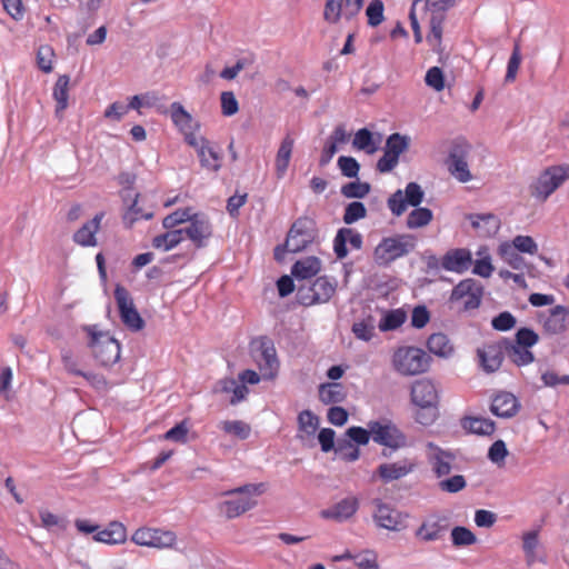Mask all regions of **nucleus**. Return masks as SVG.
Instances as JSON below:
<instances>
[{
  "label": "nucleus",
  "mask_w": 569,
  "mask_h": 569,
  "mask_svg": "<svg viewBox=\"0 0 569 569\" xmlns=\"http://www.w3.org/2000/svg\"><path fill=\"white\" fill-rule=\"evenodd\" d=\"M417 238L410 233L385 237L373 250V260L379 267H389L396 260L416 249Z\"/></svg>",
  "instance_id": "obj_1"
},
{
  "label": "nucleus",
  "mask_w": 569,
  "mask_h": 569,
  "mask_svg": "<svg viewBox=\"0 0 569 569\" xmlns=\"http://www.w3.org/2000/svg\"><path fill=\"white\" fill-rule=\"evenodd\" d=\"M264 492V483H247L238 488L226 491L224 496L239 495L234 499H229L220 503V509L224 511L228 519H233L248 510L252 509L257 501L253 496H260Z\"/></svg>",
  "instance_id": "obj_2"
},
{
  "label": "nucleus",
  "mask_w": 569,
  "mask_h": 569,
  "mask_svg": "<svg viewBox=\"0 0 569 569\" xmlns=\"http://www.w3.org/2000/svg\"><path fill=\"white\" fill-rule=\"evenodd\" d=\"M430 361V356L417 347H400L392 356L393 369L402 376H416L428 371Z\"/></svg>",
  "instance_id": "obj_3"
},
{
  "label": "nucleus",
  "mask_w": 569,
  "mask_h": 569,
  "mask_svg": "<svg viewBox=\"0 0 569 569\" xmlns=\"http://www.w3.org/2000/svg\"><path fill=\"white\" fill-rule=\"evenodd\" d=\"M567 179L569 164L548 167L530 186V194L537 200L546 201Z\"/></svg>",
  "instance_id": "obj_4"
},
{
  "label": "nucleus",
  "mask_w": 569,
  "mask_h": 569,
  "mask_svg": "<svg viewBox=\"0 0 569 569\" xmlns=\"http://www.w3.org/2000/svg\"><path fill=\"white\" fill-rule=\"evenodd\" d=\"M318 237L316 220L303 216L299 217L287 233V247L289 252L298 253L307 249Z\"/></svg>",
  "instance_id": "obj_5"
},
{
  "label": "nucleus",
  "mask_w": 569,
  "mask_h": 569,
  "mask_svg": "<svg viewBox=\"0 0 569 569\" xmlns=\"http://www.w3.org/2000/svg\"><path fill=\"white\" fill-rule=\"evenodd\" d=\"M367 427L371 428L372 440L380 446L392 450L407 446L406 435L389 419L371 420Z\"/></svg>",
  "instance_id": "obj_6"
},
{
  "label": "nucleus",
  "mask_w": 569,
  "mask_h": 569,
  "mask_svg": "<svg viewBox=\"0 0 569 569\" xmlns=\"http://www.w3.org/2000/svg\"><path fill=\"white\" fill-rule=\"evenodd\" d=\"M251 353L262 376L266 379L273 378L279 367L273 341L266 336L256 338L251 342Z\"/></svg>",
  "instance_id": "obj_7"
},
{
  "label": "nucleus",
  "mask_w": 569,
  "mask_h": 569,
  "mask_svg": "<svg viewBox=\"0 0 569 569\" xmlns=\"http://www.w3.org/2000/svg\"><path fill=\"white\" fill-rule=\"evenodd\" d=\"M89 346L100 366L109 367L120 359V343L104 332H91Z\"/></svg>",
  "instance_id": "obj_8"
},
{
  "label": "nucleus",
  "mask_w": 569,
  "mask_h": 569,
  "mask_svg": "<svg viewBox=\"0 0 569 569\" xmlns=\"http://www.w3.org/2000/svg\"><path fill=\"white\" fill-rule=\"evenodd\" d=\"M113 296L123 325L131 331L143 329L144 320L138 312L130 292L123 286L117 284Z\"/></svg>",
  "instance_id": "obj_9"
},
{
  "label": "nucleus",
  "mask_w": 569,
  "mask_h": 569,
  "mask_svg": "<svg viewBox=\"0 0 569 569\" xmlns=\"http://www.w3.org/2000/svg\"><path fill=\"white\" fill-rule=\"evenodd\" d=\"M469 151L470 144L463 139L453 140L449 150L448 170L460 182H468L472 179L467 163Z\"/></svg>",
  "instance_id": "obj_10"
},
{
  "label": "nucleus",
  "mask_w": 569,
  "mask_h": 569,
  "mask_svg": "<svg viewBox=\"0 0 569 569\" xmlns=\"http://www.w3.org/2000/svg\"><path fill=\"white\" fill-rule=\"evenodd\" d=\"M409 144L408 136L398 132L390 134L386 140L385 153L377 162V170L381 173L393 170L399 162V156L408 150Z\"/></svg>",
  "instance_id": "obj_11"
},
{
  "label": "nucleus",
  "mask_w": 569,
  "mask_h": 569,
  "mask_svg": "<svg viewBox=\"0 0 569 569\" xmlns=\"http://www.w3.org/2000/svg\"><path fill=\"white\" fill-rule=\"evenodd\" d=\"M183 134L184 141L197 150L202 168L212 171H218L221 168V157L208 139L202 136L197 137L193 130H188Z\"/></svg>",
  "instance_id": "obj_12"
},
{
  "label": "nucleus",
  "mask_w": 569,
  "mask_h": 569,
  "mask_svg": "<svg viewBox=\"0 0 569 569\" xmlns=\"http://www.w3.org/2000/svg\"><path fill=\"white\" fill-rule=\"evenodd\" d=\"M482 295V286L475 279L468 278L455 286L450 295V301L458 302L463 300L461 310H473L480 306Z\"/></svg>",
  "instance_id": "obj_13"
},
{
  "label": "nucleus",
  "mask_w": 569,
  "mask_h": 569,
  "mask_svg": "<svg viewBox=\"0 0 569 569\" xmlns=\"http://www.w3.org/2000/svg\"><path fill=\"white\" fill-rule=\"evenodd\" d=\"M455 0H427L426 7L430 11V31L427 41L432 46H440L442 39V23L446 19V11L451 8Z\"/></svg>",
  "instance_id": "obj_14"
},
{
  "label": "nucleus",
  "mask_w": 569,
  "mask_h": 569,
  "mask_svg": "<svg viewBox=\"0 0 569 569\" xmlns=\"http://www.w3.org/2000/svg\"><path fill=\"white\" fill-rule=\"evenodd\" d=\"M375 503L376 511L373 513V519L377 526L391 531H400L407 527L406 520L408 515H405L390 505L382 502L380 499H376Z\"/></svg>",
  "instance_id": "obj_15"
},
{
  "label": "nucleus",
  "mask_w": 569,
  "mask_h": 569,
  "mask_svg": "<svg viewBox=\"0 0 569 569\" xmlns=\"http://www.w3.org/2000/svg\"><path fill=\"white\" fill-rule=\"evenodd\" d=\"M189 226L186 228H181L183 231V238L187 237L190 239L194 246L200 249L206 246L208 239L212 237V224L208 217L203 213H193L191 220L189 221Z\"/></svg>",
  "instance_id": "obj_16"
},
{
  "label": "nucleus",
  "mask_w": 569,
  "mask_h": 569,
  "mask_svg": "<svg viewBox=\"0 0 569 569\" xmlns=\"http://www.w3.org/2000/svg\"><path fill=\"white\" fill-rule=\"evenodd\" d=\"M132 541L139 546L167 548L176 541V536L171 531H162L152 528H139L132 535Z\"/></svg>",
  "instance_id": "obj_17"
},
{
  "label": "nucleus",
  "mask_w": 569,
  "mask_h": 569,
  "mask_svg": "<svg viewBox=\"0 0 569 569\" xmlns=\"http://www.w3.org/2000/svg\"><path fill=\"white\" fill-rule=\"evenodd\" d=\"M411 402L419 408L438 407L439 396L435 383L429 379H419L411 385Z\"/></svg>",
  "instance_id": "obj_18"
},
{
  "label": "nucleus",
  "mask_w": 569,
  "mask_h": 569,
  "mask_svg": "<svg viewBox=\"0 0 569 569\" xmlns=\"http://www.w3.org/2000/svg\"><path fill=\"white\" fill-rule=\"evenodd\" d=\"M505 347L506 345H503L501 338L496 342L486 343L477 350L480 363L486 372H495L501 367L506 356Z\"/></svg>",
  "instance_id": "obj_19"
},
{
  "label": "nucleus",
  "mask_w": 569,
  "mask_h": 569,
  "mask_svg": "<svg viewBox=\"0 0 569 569\" xmlns=\"http://www.w3.org/2000/svg\"><path fill=\"white\" fill-rule=\"evenodd\" d=\"M472 263V256L468 249L457 248L446 252L441 259V267L447 271L463 273Z\"/></svg>",
  "instance_id": "obj_20"
},
{
  "label": "nucleus",
  "mask_w": 569,
  "mask_h": 569,
  "mask_svg": "<svg viewBox=\"0 0 569 569\" xmlns=\"http://www.w3.org/2000/svg\"><path fill=\"white\" fill-rule=\"evenodd\" d=\"M415 467V462L406 458L392 463H381L376 473L383 482L388 483L406 477L413 471Z\"/></svg>",
  "instance_id": "obj_21"
},
{
  "label": "nucleus",
  "mask_w": 569,
  "mask_h": 569,
  "mask_svg": "<svg viewBox=\"0 0 569 569\" xmlns=\"http://www.w3.org/2000/svg\"><path fill=\"white\" fill-rule=\"evenodd\" d=\"M358 508V499L356 497H347L335 503L332 507L321 510L320 516L323 519L342 522L351 518L357 512Z\"/></svg>",
  "instance_id": "obj_22"
},
{
  "label": "nucleus",
  "mask_w": 569,
  "mask_h": 569,
  "mask_svg": "<svg viewBox=\"0 0 569 569\" xmlns=\"http://www.w3.org/2000/svg\"><path fill=\"white\" fill-rule=\"evenodd\" d=\"M104 212H98L91 220L83 223L72 236V240L81 247H94L98 244L96 234L100 229Z\"/></svg>",
  "instance_id": "obj_23"
},
{
  "label": "nucleus",
  "mask_w": 569,
  "mask_h": 569,
  "mask_svg": "<svg viewBox=\"0 0 569 569\" xmlns=\"http://www.w3.org/2000/svg\"><path fill=\"white\" fill-rule=\"evenodd\" d=\"M347 242H349L352 249L359 250L363 242L362 236L351 228L339 229L333 240V251L338 259L347 257Z\"/></svg>",
  "instance_id": "obj_24"
},
{
  "label": "nucleus",
  "mask_w": 569,
  "mask_h": 569,
  "mask_svg": "<svg viewBox=\"0 0 569 569\" xmlns=\"http://www.w3.org/2000/svg\"><path fill=\"white\" fill-rule=\"evenodd\" d=\"M520 409L518 399L510 392L498 393L491 402L490 411L500 418H511Z\"/></svg>",
  "instance_id": "obj_25"
},
{
  "label": "nucleus",
  "mask_w": 569,
  "mask_h": 569,
  "mask_svg": "<svg viewBox=\"0 0 569 569\" xmlns=\"http://www.w3.org/2000/svg\"><path fill=\"white\" fill-rule=\"evenodd\" d=\"M455 460L456 456L452 452L438 447H435V452L429 456L431 470L439 479L451 472Z\"/></svg>",
  "instance_id": "obj_26"
},
{
  "label": "nucleus",
  "mask_w": 569,
  "mask_h": 569,
  "mask_svg": "<svg viewBox=\"0 0 569 569\" xmlns=\"http://www.w3.org/2000/svg\"><path fill=\"white\" fill-rule=\"evenodd\" d=\"M568 309L563 306H556L549 311V316L542 321L543 330L548 335H560L567 330Z\"/></svg>",
  "instance_id": "obj_27"
},
{
  "label": "nucleus",
  "mask_w": 569,
  "mask_h": 569,
  "mask_svg": "<svg viewBox=\"0 0 569 569\" xmlns=\"http://www.w3.org/2000/svg\"><path fill=\"white\" fill-rule=\"evenodd\" d=\"M460 423L466 432L478 436H491L496 430L495 421L483 417L465 416Z\"/></svg>",
  "instance_id": "obj_28"
},
{
  "label": "nucleus",
  "mask_w": 569,
  "mask_h": 569,
  "mask_svg": "<svg viewBox=\"0 0 569 569\" xmlns=\"http://www.w3.org/2000/svg\"><path fill=\"white\" fill-rule=\"evenodd\" d=\"M337 281L333 278L327 276L318 277L311 283V290H313V298L316 305L327 303L337 290Z\"/></svg>",
  "instance_id": "obj_29"
},
{
  "label": "nucleus",
  "mask_w": 569,
  "mask_h": 569,
  "mask_svg": "<svg viewBox=\"0 0 569 569\" xmlns=\"http://www.w3.org/2000/svg\"><path fill=\"white\" fill-rule=\"evenodd\" d=\"M502 342L506 345V356L516 366H527L535 361V355L528 348L520 347L508 338H502Z\"/></svg>",
  "instance_id": "obj_30"
},
{
  "label": "nucleus",
  "mask_w": 569,
  "mask_h": 569,
  "mask_svg": "<svg viewBox=\"0 0 569 569\" xmlns=\"http://www.w3.org/2000/svg\"><path fill=\"white\" fill-rule=\"evenodd\" d=\"M321 269L319 258L311 256L296 261L291 267V274L298 280L310 279Z\"/></svg>",
  "instance_id": "obj_31"
},
{
  "label": "nucleus",
  "mask_w": 569,
  "mask_h": 569,
  "mask_svg": "<svg viewBox=\"0 0 569 569\" xmlns=\"http://www.w3.org/2000/svg\"><path fill=\"white\" fill-rule=\"evenodd\" d=\"M93 539L109 545L122 543L127 539V530L121 522L112 521L106 529L97 530Z\"/></svg>",
  "instance_id": "obj_32"
},
{
  "label": "nucleus",
  "mask_w": 569,
  "mask_h": 569,
  "mask_svg": "<svg viewBox=\"0 0 569 569\" xmlns=\"http://www.w3.org/2000/svg\"><path fill=\"white\" fill-rule=\"evenodd\" d=\"M295 140L290 134H287L278 149L277 156H276V173L277 178L281 179L289 166L292 149H293Z\"/></svg>",
  "instance_id": "obj_33"
},
{
  "label": "nucleus",
  "mask_w": 569,
  "mask_h": 569,
  "mask_svg": "<svg viewBox=\"0 0 569 569\" xmlns=\"http://www.w3.org/2000/svg\"><path fill=\"white\" fill-rule=\"evenodd\" d=\"M171 119L173 123L182 131L194 130L200 127L198 122L193 120L191 114L183 108L180 102H173L170 106Z\"/></svg>",
  "instance_id": "obj_34"
},
{
  "label": "nucleus",
  "mask_w": 569,
  "mask_h": 569,
  "mask_svg": "<svg viewBox=\"0 0 569 569\" xmlns=\"http://www.w3.org/2000/svg\"><path fill=\"white\" fill-rule=\"evenodd\" d=\"M441 521H446V518L423 521L417 529L416 537L426 542L439 540L447 530V525H442Z\"/></svg>",
  "instance_id": "obj_35"
},
{
  "label": "nucleus",
  "mask_w": 569,
  "mask_h": 569,
  "mask_svg": "<svg viewBox=\"0 0 569 569\" xmlns=\"http://www.w3.org/2000/svg\"><path fill=\"white\" fill-rule=\"evenodd\" d=\"M319 417L311 410H302L298 415V428L300 432L298 438L300 440H305L307 438L313 437L319 428Z\"/></svg>",
  "instance_id": "obj_36"
},
{
  "label": "nucleus",
  "mask_w": 569,
  "mask_h": 569,
  "mask_svg": "<svg viewBox=\"0 0 569 569\" xmlns=\"http://www.w3.org/2000/svg\"><path fill=\"white\" fill-rule=\"evenodd\" d=\"M319 399L325 405L340 403L346 399L343 387L339 382H327L319 387Z\"/></svg>",
  "instance_id": "obj_37"
},
{
  "label": "nucleus",
  "mask_w": 569,
  "mask_h": 569,
  "mask_svg": "<svg viewBox=\"0 0 569 569\" xmlns=\"http://www.w3.org/2000/svg\"><path fill=\"white\" fill-rule=\"evenodd\" d=\"M428 350L438 357H449L453 352V346L450 343L447 335L442 332L432 333L427 340Z\"/></svg>",
  "instance_id": "obj_38"
},
{
  "label": "nucleus",
  "mask_w": 569,
  "mask_h": 569,
  "mask_svg": "<svg viewBox=\"0 0 569 569\" xmlns=\"http://www.w3.org/2000/svg\"><path fill=\"white\" fill-rule=\"evenodd\" d=\"M70 77L62 74L58 78L53 88V98L57 101L56 114L59 117L62 111L68 107V90H69Z\"/></svg>",
  "instance_id": "obj_39"
},
{
  "label": "nucleus",
  "mask_w": 569,
  "mask_h": 569,
  "mask_svg": "<svg viewBox=\"0 0 569 569\" xmlns=\"http://www.w3.org/2000/svg\"><path fill=\"white\" fill-rule=\"evenodd\" d=\"M183 239V231H181V229H170L164 233L156 236L152 239V246L157 249L162 248L168 251L177 247Z\"/></svg>",
  "instance_id": "obj_40"
},
{
  "label": "nucleus",
  "mask_w": 569,
  "mask_h": 569,
  "mask_svg": "<svg viewBox=\"0 0 569 569\" xmlns=\"http://www.w3.org/2000/svg\"><path fill=\"white\" fill-rule=\"evenodd\" d=\"M433 218V213L429 208L415 207L408 214L406 226L408 229H418L428 226Z\"/></svg>",
  "instance_id": "obj_41"
},
{
  "label": "nucleus",
  "mask_w": 569,
  "mask_h": 569,
  "mask_svg": "<svg viewBox=\"0 0 569 569\" xmlns=\"http://www.w3.org/2000/svg\"><path fill=\"white\" fill-rule=\"evenodd\" d=\"M469 219L475 229L480 228V222L487 227L486 234H495L500 228V221L493 213H475Z\"/></svg>",
  "instance_id": "obj_42"
},
{
  "label": "nucleus",
  "mask_w": 569,
  "mask_h": 569,
  "mask_svg": "<svg viewBox=\"0 0 569 569\" xmlns=\"http://www.w3.org/2000/svg\"><path fill=\"white\" fill-rule=\"evenodd\" d=\"M352 144L359 150H365L368 154H372L378 150L372 133L367 128L359 129L356 132Z\"/></svg>",
  "instance_id": "obj_43"
},
{
  "label": "nucleus",
  "mask_w": 569,
  "mask_h": 569,
  "mask_svg": "<svg viewBox=\"0 0 569 569\" xmlns=\"http://www.w3.org/2000/svg\"><path fill=\"white\" fill-rule=\"evenodd\" d=\"M407 315L401 309L388 311L379 322L381 331H390L399 328L406 321Z\"/></svg>",
  "instance_id": "obj_44"
},
{
  "label": "nucleus",
  "mask_w": 569,
  "mask_h": 569,
  "mask_svg": "<svg viewBox=\"0 0 569 569\" xmlns=\"http://www.w3.org/2000/svg\"><path fill=\"white\" fill-rule=\"evenodd\" d=\"M499 252L503 260L515 270H522L526 267V261L510 244L502 243Z\"/></svg>",
  "instance_id": "obj_45"
},
{
  "label": "nucleus",
  "mask_w": 569,
  "mask_h": 569,
  "mask_svg": "<svg viewBox=\"0 0 569 569\" xmlns=\"http://www.w3.org/2000/svg\"><path fill=\"white\" fill-rule=\"evenodd\" d=\"M451 540L455 547H466L476 543L477 537L470 529L457 526L451 530Z\"/></svg>",
  "instance_id": "obj_46"
},
{
  "label": "nucleus",
  "mask_w": 569,
  "mask_h": 569,
  "mask_svg": "<svg viewBox=\"0 0 569 569\" xmlns=\"http://www.w3.org/2000/svg\"><path fill=\"white\" fill-rule=\"evenodd\" d=\"M538 545V530L528 531L523 535L522 549L528 565H532L536 561V549Z\"/></svg>",
  "instance_id": "obj_47"
},
{
  "label": "nucleus",
  "mask_w": 569,
  "mask_h": 569,
  "mask_svg": "<svg viewBox=\"0 0 569 569\" xmlns=\"http://www.w3.org/2000/svg\"><path fill=\"white\" fill-rule=\"evenodd\" d=\"M192 216L193 213L191 212V208L177 209L163 218L162 226L164 229L170 230L180 223L189 222Z\"/></svg>",
  "instance_id": "obj_48"
},
{
  "label": "nucleus",
  "mask_w": 569,
  "mask_h": 569,
  "mask_svg": "<svg viewBox=\"0 0 569 569\" xmlns=\"http://www.w3.org/2000/svg\"><path fill=\"white\" fill-rule=\"evenodd\" d=\"M336 452L347 462H353L359 459L360 450L350 440L339 439L336 446Z\"/></svg>",
  "instance_id": "obj_49"
},
{
  "label": "nucleus",
  "mask_w": 569,
  "mask_h": 569,
  "mask_svg": "<svg viewBox=\"0 0 569 569\" xmlns=\"http://www.w3.org/2000/svg\"><path fill=\"white\" fill-rule=\"evenodd\" d=\"M521 63V49L518 40L515 41L512 53L508 61L507 73L505 77L506 82H513L517 77Z\"/></svg>",
  "instance_id": "obj_50"
},
{
  "label": "nucleus",
  "mask_w": 569,
  "mask_h": 569,
  "mask_svg": "<svg viewBox=\"0 0 569 569\" xmlns=\"http://www.w3.org/2000/svg\"><path fill=\"white\" fill-rule=\"evenodd\" d=\"M370 184L368 182L351 181L341 187V193L346 198H365L370 192Z\"/></svg>",
  "instance_id": "obj_51"
},
{
  "label": "nucleus",
  "mask_w": 569,
  "mask_h": 569,
  "mask_svg": "<svg viewBox=\"0 0 569 569\" xmlns=\"http://www.w3.org/2000/svg\"><path fill=\"white\" fill-rule=\"evenodd\" d=\"M222 430L226 433L233 435L241 440L249 438L251 432L250 426L241 420L223 421Z\"/></svg>",
  "instance_id": "obj_52"
},
{
  "label": "nucleus",
  "mask_w": 569,
  "mask_h": 569,
  "mask_svg": "<svg viewBox=\"0 0 569 569\" xmlns=\"http://www.w3.org/2000/svg\"><path fill=\"white\" fill-rule=\"evenodd\" d=\"M367 216V209L365 204L360 201L350 202L343 213V222L346 224H351L360 219H363Z\"/></svg>",
  "instance_id": "obj_53"
},
{
  "label": "nucleus",
  "mask_w": 569,
  "mask_h": 569,
  "mask_svg": "<svg viewBox=\"0 0 569 569\" xmlns=\"http://www.w3.org/2000/svg\"><path fill=\"white\" fill-rule=\"evenodd\" d=\"M467 487V481L462 475H455L438 482V488L448 493H457Z\"/></svg>",
  "instance_id": "obj_54"
},
{
  "label": "nucleus",
  "mask_w": 569,
  "mask_h": 569,
  "mask_svg": "<svg viewBox=\"0 0 569 569\" xmlns=\"http://www.w3.org/2000/svg\"><path fill=\"white\" fill-rule=\"evenodd\" d=\"M385 6L381 0H371L366 9V16L368 18V24L370 27H377L383 21Z\"/></svg>",
  "instance_id": "obj_55"
},
{
  "label": "nucleus",
  "mask_w": 569,
  "mask_h": 569,
  "mask_svg": "<svg viewBox=\"0 0 569 569\" xmlns=\"http://www.w3.org/2000/svg\"><path fill=\"white\" fill-rule=\"evenodd\" d=\"M42 526L50 531H63L67 528V521L50 511H40Z\"/></svg>",
  "instance_id": "obj_56"
},
{
  "label": "nucleus",
  "mask_w": 569,
  "mask_h": 569,
  "mask_svg": "<svg viewBox=\"0 0 569 569\" xmlns=\"http://www.w3.org/2000/svg\"><path fill=\"white\" fill-rule=\"evenodd\" d=\"M347 440H350L353 445L366 446L369 443L371 436V428H362V427H350L346 431Z\"/></svg>",
  "instance_id": "obj_57"
},
{
  "label": "nucleus",
  "mask_w": 569,
  "mask_h": 569,
  "mask_svg": "<svg viewBox=\"0 0 569 569\" xmlns=\"http://www.w3.org/2000/svg\"><path fill=\"white\" fill-rule=\"evenodd\" d=\"M403 197L408 206L418 207L423 201L425 192L417 182H409L406 186Z\"/></svg>",
  "instance_id": "obj_58"
},
{
  "label": "nucleus",
  "mask_w": 569,
  "mask_h": 569,
  "mask_svg": "<svg viewBox=\"0 0 569 569\" xmlns=\"http://www.w3.org/2000/svg\"><path fill=\"white\" fill-rule=\"evenodd\" d=\"M338 167L342 176L347 178H357L360 170L359 162L349 156H340L338 158Z\"/></svg>",
  "instance_id": "obj_59"
},
{
  "label": "nucleus",
  "mask_w": 569,
  "mask_h": 569,
  "mask_svg": "<svg viewBox=\"0 0 569 569\" xmlns=\"http://www.w3.org/2000/svg\"><path fill=\"white\" fill-rule=\"evenodd\" d=\"M518 252L536 254L538 252V244L530 236H517L512 240V246Z\"/></svg>",
  "instance_id": "obj_60"
},
{
  "label": "nucleus",
  "mask_w": 569,
  "mask_h": 569,
  "mask_svg": "<svg viewBox=\"0 0 569 569\" xmlns=\"http://www.w3.org/2000/svg\"><path fill=\"white\" fill-rule=\"evenodd\" d=\"M539 341V336L530 328H520L516 332V339L513 340V343L525 347V348H531Z\"/></svg>",
  "instance_id": "obj_61"
},
{
  "label": "nucleus",
  "mask_w": 569,
  "mask_h": 569,
  "mask_svg": "<svg viewBox=\"0 0 569 569\" xmlns=\"http://www.w3.org/2000/svg\"><path fill=\"white\" fill-rule=\"evenodd\" d=\"M221 112L226 117L233 116L239 110V103L232 91H223L220 96Z\"/></svg>",
  "instance_id": "obj_62"
},
{
  "label": "nucleus",
  "mask_w": 569,
  "mask_h": 569,
  "mask_svg": "<svg viewBox=\"0 0 569 569\" xmlns=\"http://www.w3.org/2000/svg\"><path fill=\"white\" fill-rule=\"evenodd\" d=\"M343 14L342 1L327 0L323 11V18L330 23H337Z\"/></svg>",
  "instance_id": "obj_63"
},
{
  "label": "nucleus",
  "mask_w": 569,
  "mask_h": 569,
  "mask_svg": "<svg viewBox=\"0 0 569 569\" xmlns=\"http://www.w3.org/2000/svg\"><path fill=\"white\" fill-rule=\"evenodd\" d=\"M387 203L388 208L396 217H400L406 211L408 206L403 197V192L400 189L389 197Z\"/></svg>",
  "instance_id": "obj_64"
}]
</instances>
